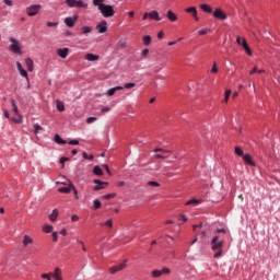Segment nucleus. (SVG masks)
<instances>
[{
    "label": "nucleus",
    "mask_w": 280,
    "mask_h": 280,
    "mask_svg": "<svg viewBox=\"0 0 280 280\" xmlns=\"http://www.w3.org/2000/svg\"><path fill=\"white\" fill-rule=\"evenodd\" d=\"M94 207L95 209H101L102 208V202L98 199L94 200Z\"/></svg>",
    "instance_id": "de8ad7c7"
},
{
    "label": "nucleus",
    "mask_w": 280,
    "mask_h": 280,
    "mask_svg": "<svg viewBox=\"0 0 280 280\" xmlns=\"http://www.w3.org/2000/svg\"><path fill=\"white\" fill-rule=\"evenodd\" d=\"M11 105H12L14 115H20L19 114V106H16V101L11 100Z\"/></svg>",
    "instance_id": "c85d7f7f"
},
{
    "label": "nucleus",
    "mask_w": 280,
    "mask_h": 280,
    "mask_svg": "<svg viewBox=\"0 0 280 280\" xmlns=\"http://www.w3.org/2000/svg\"><path fill=\"white\" fill-rule=\"evenodd\" d=\"M57 56L63 59L67 58V56H69V48H59L57 50Z\"/></svg>",
    "instance_id": "2eb2a0df"
},
{
    "label": "nucleus",
    "mask_w": 280,
    "mask_h": 280,
    "mask_svg": "<svg viewBox=\"0 0 280 280\" xmlns=\"http://www.w3.org/2000/svg\"><path fill=\"white\" fill-rule=\"evenodd\" d=\"M58 22H47V27H57Z\"/></svg>",
    "instance_id": "5fc2aeb1"
},
{
    "label": "nucleus",
    "mask_w": 280,
    "mask_h": 280,
    "mask_svg": "<svg viewBox=\"0 0 280 280\" xmlns=\"http://www.w3.org/2000/svg\"><path fill=\"white\" fill-rule=\"evenodd\" d=\"M43 229L45 233H51L54 231V226L49 224H45Z\"/></svg>",
    "instance_id": "f704fd0d"
},
{
    "label": "nucleus",
    "mask_w": 280,
    "mask_h": 280,
    "mask_svg": "<svg viewBox=\"0 0 280 280\" xmlns=\"http://www.w3.org/2000/svg\"><path fill=\"white\" fill-rule=\"evenodd\" d=\"M235 154H237V156H244V151L240 147H236Z\"/></svg>",
    "instance_id": "ea45409f"
},
{
    "label": "nucleus",
    "mask_w": 280,
    "mask_h": 280,
    "mask_svg": "<svg viewBox=\"0 0 280 280\" xmlns=\"http://www.w3.org/2000/svg\"><path fill=\"white\" fill-rule=\"evenodd\" d=\"M185 12H187L188 14H192L195 21H200V19L198 18V9H196V7L187 8L185 9Z\"/></svg>",
    "instance_id": "f8f14e48"
},
{
    "label": "nucleus",
    "mask_w": 280,
    "mask_h": 280,
    "mask_svg": "<svg viewBox=\"0 0 280 280\" xmlns=\"http://www.w3.org/2000/svg\"><path fill=\"white\" fill-rule=\"evenodd\" d=\"M128 260H125L122 262H120L119 265H116L114 267H110L109 268V273L110 275H117V272H121V270H124V268H126V264H127Z\"/></svg>",
    "instance_id": "0eeeda50"
},
{
    "label": "nucleus",
    "mask_w": 280,
    "mask_h": 280,
    "mask_svg": "<svg viewBox=\"0 0 280 280\" xmlns=\"http://www.w3.org/2000/svg\"><path fill=\"white\" fill-rule=\"evenodd\" d=\"M162 271L161 270H153L152 271V277H154L155 279H159V277H162Z\"/></svg>",
    "instance_id": "c9c22d12"
},
{
    "label": "nucleus",
    "mask_w": 280,
    "mask_h": 280,
    "mask_svg": "<svg viewBox=\"0 0 280 280\" xmlns=\"http://www.w3.org/2000/svg\"><path fill=\"white\" fill-rule=\"evenodd\" d=\"M147 185L149 187H161V184L158 182H148Z\"/></svg>",
    "instance_id": "a19ab883"
},
{
    "label": "nucleus",
    "mask_w": 280,
    "mask_h": 280,
    "mask_svg": "<svg viewBox=\"0 0 280 280\" xmlns=\"http://www.w3.org/2000/svg\"><path fill=\"white\" fill-rule=\"evenodd\" d=\"M153 152H162V154H172V151H167V150H164V149H161V148L154 149Z\"/></svg>",
    "instance_id": "4c0bfd02"
},
{
    "label": "nucleus",
    "mask_w": 280,
    "mask_h": 280,
    "mask_svg": "<svg viewBox=\"0 0 280 280\" xmlns=\"http://www.w3.org/2000/svg\"><path fill=\"white\" fill-rule=\"evenodd\" d=\"M165 36V33L163 31L158 33V38H163Z\"/></svg>",
    "instance_id": "69168bd1"
},
{
    "label": "nucleus",
    "mask_w": 280,
    "mask_h": 280,
    "mask_svg": "<svg viewBox=\"0 0 280 280\" xmlns=\"http://www.w3.org/2000/svg\"><path fill=\"white\" fill-rule=\"evenodd\" d=\"M166 19L171 22V23H176V21H178V15H176V13H174V11L168 10L166 12Z\"/></svg>",
    "instance_id": "ddd939ff"
},
{
    "label": "nucleus",
    "mask_w": 280,
    "mask_h": 280,
    "mask_svg": "<svg viewBox=\"0 0 280 280\" xmlns=\"http://www.w3.org/2000/svg\"><path fill=\"white\" fill-rule=\"evenodd\" d=\"M9 51L15 54V56H23V48H21V42L14 37H9Z\"/></svg>",
    "instance_id": "f03ea898"
},
{
    "label": "nucleus",
    "mask_w": 280,
    "mask_h": 280,
    "mask_svg": "<svg viewBox=\"0 0 280 280\" xmlns=\"http://www.w3.org/2000/svg\"><path fill=\"white\" fill-rule=\"evenodd\" d=\"M242 40H246V38L237 37L236 38L237 45H242Z\"/></svg>",
    "instance_id": "774afa93"
},
{
    "label": "nucleus",
    "mask_w": 280,
    "mask_h": 280,
    "mask_svg": "<svg viewBox=\"0 0 280 280\" xmlns=\"http://www.w3.org/2000/svg\"><path fill=\"white\" fill-rule=\"evenodd\" d=\"M56 105H57V109L59 110V113H65V103L57 101Z\"/></svg>",
    "instance_id": "cd10ccee"
},
{
    "label": "nucleus",
    "mask_w": 280,
    "mask_h": 280,
    "mask_svg": "<svg viewBox=\"0 0 280 280\" xmlns=\"http://www.w3.org/2000/svg\"><path fill=\"white\" fill-rule=\"evenodd\" d=\"M52 241L58 242V232L52 233Z\"/></svg>",
    "instance_id": "052dcab7"
},
{
    "label": "nucleus",
    "mask_w": 280,
    "mask_h": 280,
    "mask_svg": "<svg viewBox=\"0 0 280 280\" xmlns=\"http://www.w3.org/2000/svg\"><path fill=\"white\" fill-rule=\"evenodd\" d=\"M93 121H97V117H89L86 119V124H93Z\"/></svg>",
    "instance_id": "8fccbe9b"
},
{
    "label": "nucleus",
    "mask_w": 280,
    "mask_h": 280,
    "mask_svg": "<svg viewBox=\"0 0 280 280\" xmlns=\"http://www.w3.org/2000/svg\"><path fill=\"white\" fill-rule=\"evenodd\" d=\"M67 161H69V158H61L60 159L61 165H65V163H67Z\"/></svg>",
    "instance_id": "0e129e2a"
},
{
    "label": "nucleus",
    "mask_w": 280,
    "mask_h": 280,
    "mask_svg": "<svg viewBox=\"0 0 280 280\" xmlns=\"http://www.w3.org/2000/svg\"><path fill=\"white\" fill-rule=\"evenodd\" d=\"M167 153H163V154H155L154 158L155 159H167V155H165Z\"/></svg>",
    "instance_id": "864d4df0"
},
{
    "label": "nucleus",
    "mask_w": 280,
    "mask_h": 280,
    "mask_svg": "<svg viewBox=\"0 0 280 280\" xmlns=\"http://www.w3.org/2000/svg\"><path fill=\"white\" fill-rule=\"evenodd\" d=\"M55 141L59 144V145H65V143H67L66 140H62V138L60 137V135L56 133L55 135Z\"/></svg>",
    "instance_id": "a878e982"
},
{
    "label": "nucleus",
    "mask_w": 280,
    "mask_h": 280,
    "mask_svg": "<svg viewBox=\"0 0 280 280\" xmlns=\"http://www.w3.org/2000/svg\"><path fill=\"white\" fill-rule=\"evenodd\" d=\"M106 21H102L98 25H96V30H98V34H106L108 32V26H106Z\"/></svg>",
    "instance_id": "9b49d317"
},
{
    "label": "nucleus",
    "mask_w": 280,
    "mask_h": 280,
    "mask_svg": "<svg viewBox=\"0 0 280 280\" xmlns=\"http://www.w3.org/2000/svg\"><path fill=\"white\" fill-rule=\"evenodd\" d=\"M209 32H211V30L205 28V30L199 31V32H198V35H199V36H205V34H209Z\"/></svg>",
    "instance_id": "a18cd8bd"
},
{
    "label": "nucleus",
    "mask_w": 280,
    "mask_h": 280,
    "mask_svg": "<svg viewBox=\"0 0 280 280\" xmlns=\"http://www.w3.org/2000/svg\"><path fill=\"white\" fill-rule=\"evenodd\" d=\"M19 71H20V75H22V78L26 79V82H27L26 89L30 90L31 84H30V77H27V70L22 68V70H19Z\"/></svg>",
    "instance_id": "f3484780"
},
{
    "label": "nucleus",
    "mask_w": 280,
    "mask_h": 280,
    "mask_svg": "<svg viewBox=\"0 0 280 280\" xmlns=\"http://www.w3.org/2000/svg\"><path fill=\"white\" fill-rule=\"evenodd\" d=\"M58 218V209L52 210V213L49 215L50 222H56Z\"/></svg>",
    "instance_id": "bb28decb"
},
{
    "label": "nucleus",
    "mask_w": 280,
    "mask_h": 280,
    "mask_svg": "<svg viewBox=\"0 0 280 280\" xmlns=\"http://www.w3.org/2000/svg\"><path fill=\"white\" fill-rule=\"evenodd\" d=\"M200 9L203 12H207L208 14H211L213 12V9L211 8V5H209L207 3L200 4Z\"/></svg>",
    "instance_id": "4be33fe9"
},
{
    "label": "nucleus",
    "mask_w": 280,
    "mask_h": 280,
    "mask_svg": "<svg viewBox=\"0 0 280 280\" xmlns=\"http://www.w3.org/2000/svg\"><path fill=\"white\" fill-rule=\"evenodd\" d=\"M83 159H85L88 161H93L94 156L93 155H89L88 152H83Z\"/></svg>",
    "instance_id": "37998d69"
},
{
    "label": "nucleus",
    "mask_w": 280,
    "mask_h": 280,
    "mask_svg": "<svg viewBox=\"0 0 280 280\" xmlns=\"http://www.w3.org/2000/svg\"><path fill=\"white\" fill-rule=\"evenodd\" d=\"M210 244H211V250L217 252L214 254V258L220 259V257H222V248L224 246V241L220 238V236L215 235L212 237V241Z\"/></svg>",
    "instance_id": "f257e3e1"
},
{
    "label": "nucleus",
    "mask_w": 280,
    "mask_h": 280,
    "mask_svg": "<svg viewBox=\"0 0 280 280\" xmlns=\"http://www.w3.org/2000/svg\"><path fill=\"white\" fill-rule=\"evenodd\" d=\"M253 73H264V70H259L257 68H254L252 71H250V75H253Z\"/></svg>",
    "instance_id": "603ef678"
},
{
    "label": "nucleus",
    "mask_w": 280,
    "mask_h": 280,
    "mask_svg": "<svg viewBox=\"0 0 280 280\" xmlns=\"http://www.w3.org/2000/svg\"><path fill=\"white\" fill-rule=\"evenodd\" d=\"M72 189H74L73 183L69 182L68 187H61L58 189L60 194H71Z\"/></svg>",
    "instance_id": "4468645a"
},
{
    "label": "nucleus",
    "mask_w": 280,
    "mask_h": 280,
    "mask_svg": "<svg viewBox=\"0 0 280 280\" xmlns=\"http://www.w3.org/2000/svg\"><path fill=\"white\" fill-rule=\"evenodd\" d=\"M98 11L101 12V14L105 19H109L110 16H115V10L113 9V5H110V4H103V5H101Z\"/></svg>",
    "instance_id": "7ed1b4c3"
},
{
    "label": "nucleus",
    "mask_w": 280,
    "mask_h": 280,
    "mask_svg": "<svg viewBox=\"0 0 280 280\" xmlns=\"http://www.w3.org/2000/svg\"><path fill=\"white\" fill-rule=\"evenodd\" d=\"M229 97H231V90L225 91L224 100L222 102H224V104H229Z\"/></svg>",
    "instance_id": "7c9ffc66"
},
{
    "label": "nucleus",
    "mask_w": 280,
    "mask_h": 280,
    "mask_svg": "<svg viewBox=\"0 0 280 280\" xmlns=\"http://www.w3.org/2000/svg\"><path fill=\"white\" fill-rule=\"evenodd\" d=\"M210 71H211V73H218V66L215 62L213 63V67Z\"/></svg>",
    "instance_id": "6e6d98bb"
},
{
    "label": "nucleus",
    "mask_w": 280,
    "mask_h": 280,
    "mask_svg": "<svg viewBox=\"0 0 280 280\" xmlns=\"http://www.w3.org/2000/svg\"><path fill=\"white\" fill-rule=\"evenodd\" d=\"M12 121L14 124H23V116L21 114H14Z\"/></svg>",
    "instance_id": "5701e85b"
},
{
    "label": "nucleus",
    "mask_w": 280,
    "mask_h": 280,
    "mask_svg": "<svg viewBox=\"0 0 280 280\" xmlns=\"http://www.w3.org/2000/svg\"><path fill=\"white\" fill-rule=\"evenodd\" d=\"M68 8H89V3L82 0H66Z\"/></svg>",
    "instance_id": "423d86ee"
},
{
    "label": "nucleus",
    "mask_w": 280,
    "mask_h": 280,
    "mask_svg": "<svg viewBox=\"0 0 280 280\" xmlns=\"http://www.w3.org/2000/svg\"><path fill=\"white\" fill-rule=\"evenodd\" d=\"M3 115L4 117H7V119H10V113L8 112V109H3Z\"/></svg>",
    "instance_id": "e2e57ef3"
},
{
    "label": "nucleus",
    "mask_w": 280,
    "mask_h": 280,
    "mask_svg": "<svg viewBox=\"0 0 280 280\" xmlns=\"http://www.w3.org/2000/svg\"><path fill=\"white\" fill-rule=\"evenodd\" d=\"M117 196V194L113 192V194H108L103 196V200H110L112 198H115Z\"/></svg>",
    "instance_id": "e433bc0d"
},
{
    "label": "nucleus",
    "mask_w": 280,
    "mask_h": 280,
    "mask_svg": "<svg viewBox=\"0 0 280 280\" xmlns=\"http://www.w3.org/2000/svg\"><path fill=\"white\" fill-rule=\"evenodd\" d=\"M93 174H95V176H104V171H102V167H100V165H96L93 168Z\"/></svg>",
    "instance_id": "b1692460"
},
{
    "label": "nucleus",
    "mask_w": 280,
    "mask_h": 280,
    "mask_svg": "<svg viewBox=\"0 0 280 280\" xmlns=\"http://www.w3.org/2000/svg\"><path fill=\"white\" fill-rule=\"evenodd\" d=\"M142 57L145 58V56H148L150 54V50L148 48L142 50Z\"/></svg>",
    "instance_id": "13d9d810"
},
{
    "label": "nucleus",
    "mask_w": 280,
    "mask_h": 280,
    "mask_svg": "<svg viewBox=\"0 0 280 280\" xmlns=\"http://www.w3.org/2000/svg\"><path fill=\"white\" fill-rule=\"evenodd\" d=\"M243 161L245 163H247V165L255 166V162L253 161V158L250 156V154H244L243 155Z\"/></svg>",
    "instance_id": "a211bd4d"
},
{
    "label": "nucleus",
    "mask_w": 280,
    "mask_h": 280,
    "mask_svg": "<svg viewBox=\"0 0 280 280\" xmlns=\"http://www.w3.org/2000/svg\"><path fill=\"white\" fill-rule=\"evenodd\" d=\"M186 205H200V200L197 199H190L186 202Z\"/></svg>",
    "instance_id": "79ce46f5"
},
{
    "label": "nucleus",
    "mask_w": 280,
    "mask_h": 280,
    "mask_svg": "<svg viewBox=\"0 0 280 280\" xmlns=\"http://www.w3.org/2000/svg\"><path fill=\"white\" fill-rule=\"evenodd\" d=\"M3 2L9 5V7H12L13 5V2L12 0H3Z\"/></svg>",
    "instance_id": "338daca9"
},
{
    "label": "nucleus",
    "mask_w": 280,
    "mask_h": 280,
    "mask_svg": "<svg viewBox=\"0 0 280 280\" xmlns=\"http://www.w3.org/2000/svg\"><path fill=\"white\" fill-rule=\"evenodd\" d=\"M126 45H127V43H126V40H124V39H120V40L118 42V47H119V49H126Z\"/></svg>",
    "instance_id": "58836bf2"
},
{
    "label": "nucleus",
    "mask_w": 280,
    "mask_h": 280,
    "mask_svg": "<svg viewBox=\"0 0 280 280\" xmlns=\"http://www.w3.org/2000/svg\"><path fill=\"white\" fill-rule=\"evenodd\" d=\"M81 32H82V34H91V32H93V27L83 26V27H81Z\"/></svg>",
    "instance_id": "c756f323"
},
{
    "label": "nucleus",
    "mask_w": 280,
    "mask_h": 280,
    "mask_svg": "<svg viewBox=\"0 0 280 280\" xmlns=\"http://www.w3.org/2000/svg\"><path fill=\"white\" fill-rule=\"evenodd\" d=\"M85 60H89V62H95V60H100V56L94 54H88L85 55Z\"/></svg>",
    "instance_id": "412c9836"
},
{
    "label": "nucleus",
    "mask_w": 280,
    "mask_h": 280,
    "mask_svg": "<svg viewBox=\"0 0 280 280\" xmlns=\"http://www.w3.org/2000/svg\"><path fill=\"white\" fill-rule=\"evenodd\" d=\"M101 226H108V229H113V219H109L106 222L101 223Z\"/></svg>",
    "instance_id": "72a5a7b5"
},
{
    "label": "nucleus",
    "mask_w": 280,
    "mask_h": 280,
    "mask_svg": "<svg viewBox=\"0 0 280 280\" xmlns=\"http://www.w3.org/2000/svg\"><path fill=\"white\" fill-rule=\"evenodd\" d=\"M51 277L55 280H62V270H60V268L57 267L54 272L42 275V279L51 280Z\"/></svg>",
    "instance_id": "20e7f679"
},
{
    "label": "nucleus",
    "mask_w": 280,
    "mask_h": 280,
    "mask_svg": "<svg viewBox=\"0 0 280 280\" xmlns=\"http://www.w3.org/2000/svg\"><path fill=\"white\" fill-rule=\"evenodd\" d=\"M135 86H137V84L136 83H126L125 85H124V88L125 89H135Z\"/></svg>",
    "instance_id": "09e8293b"
},
{
    "label": "nucleus",
    "mask_w": 280,
    "mask_h": 280,
    "mask_svg": "<svg viewBox=\"0 0 280 280\" xmlns=\"http://www.w3.org/2000/svg\"><path fill=\"white\" fill-rule=\"evenodd\" d=\"M178 220H183V222H187V217L185 214H179Z\"/></svg>",
    "instance_id": "bf43d9fd"
},
{
    "label": "nucleus",
    "mask_w": 280,
    "mask_h": 280,
    "mask_svg": "<svg viewBox=\"0 0 280 280\" xmlns=\"http://www.w3.org/2000/svg\"><path fill=\"white\" fill-rule=\"evenodd\" d=\"M161 272H162V275H170L171 270H170V268H163L161 270Z\"/></svg>",
    "instance_id": "4d7b16f0"
},
{
    "label": "nucleus",
    "mask_w": 280,
    "mask_h": 280,
    "mask_svg": "<svg viewBox=\"0 0 280 280\" xmlns=\"http://www.w3.org/2000/svg\"><path fill=\"white\" fill-rule=\"evenodd\" d=\"M23 244L24 246H30V244H34V240H32L30 235H24Z\"/></svg>",
    "instance_id": "393cba45"
},
{
    "label": "nucleus",
    "mask_w": 280,
    "mask_h": 280,
    "mask_svg": "<svg viewBox=\"0 0 280 280\" xmlns=\"http://www.w3.org/2000/svg\"><path fill=\"white\" fill-rule=\"evenodd\" d=\"M75 21H78V16L65 19V23L68 27H73L75 25Z\"/></svg>",
    "instance_id": "dca6fc26"
},
{
    "label": "nucleus",
    "mask_w": 280,
    "mask_h": 280,
    "mask_svg": "<svg viewBox=\"0 0 280 280\" xmlns=\"http://www.w3.org/2000/svg\"><path fill=\"white\" fill-rule=\"evenodd\" d=\"M38 12H40V4H33L26 9L28 16H36Z\"/></svg>",
    "instance_id": "6e6552de"
},
{
    "label": "nucleus",
    "mask_w": 280,
    "mask_h": 280,
    "mask_svg": "<svg viewBox=\"0 0 280 280\" xmlns=\"http://www.w3.org/2000/svg\"><path fill=\"white\" fill-rule=\"evenodd\" d=\"M115 93H117L115 88H112V89H109V90L107 91L108 97H113V95H115Z\"/></svg>",
    "instance_id": "c03bdc74"
},
{
    "label": "nucleus",
    "mask_w": 280,
    "mask_h": 280,
    "mask_svg": "<svg viewBox=\"0 0 280 280\" xmlns=\"http://www.w3.org/2000/svg\"><path fill=\"white\" fill-rule=\"evenodd\" d=\"M92 3L93 5H96L98 10L102 8V5H105L104 0H93Z\"/></svg>",
    "instance_id": "2f4dec72"
},
{
    "label": "nucleus",
    "mask_w": 280,
    "mask_h": 280,
    "mask_svg": "<svg viewBox=\"0 0 280 280\" xmlns=\"http://www.w3.org/2000/svg\"><path fill=\"white\" fill-rule=\"evenodd\" d=\"M71 220H72V222H78L80 220V217H78L77 214H73L71 217Z\"/></svg>",
    "instance_id": "680f3d73"
},
{
    "label": "nucleus",
    "mask_w": 280,
    "mask_h": 280,
    "mask_svg": "<svg viewBox=\"0 0 280 280\" xmlns=\"http://www.w3.org/2000/svg\"><path fill=\"white\" fill-rule=\"evenodd\" d=\"M25 65L27 67V71H34V60H32V58H26Z\"/></svg>",
    "instance_id": "aec40b11"
},
{
    "label": "nucleus",
    "mask_w": 280,
    "mask_h": 280,
    "mask_svg": "<svg viewBox=\"0 0 280 280\" xmlns=\"http://www.w3.org/2000/svg\"><path fill=\"white\" fill-rule=\"evenodd\" d=\"M214 19H219L220 21H226V14L222 11V9H217L213 12Z\"/></svg>",
    "instance_id": "9d476101"
},
{
    "label": "nucleus",
    "mask_w": 280,
    "mask_h": 280,
    "mask_svg": "<svg viewBox=\"0 0 280 280\" xmlns=\"http://www.w3.org/2000/svg\"><path fill=\"white\" fill-rule=\"evenodd\" d=\"M94 191H100L102 189H106V187H108V183L107 182H102L100 179H94Z\"/></svg>",
    "instance_id": "1a4fd4ad"
},
{
    "label": "nucleus",
    "mask_w": 280,
    "mask_h": 280,
    "mask_svg": "<svg viewBox=\"0 0 280 280\" xmlns=\"http://www.w3.org/2000/svg\"><path fill=\"white\" fill-rule=\"evenodd\" d=\"M39 130H43V127L40 125H38V124L34 125V132H35V135H38Z\"/></svg>",
    "instance_id": "49530a36"
},
{
    "label": "nucleus",
    "mask_w": 280,
    "mask_h": 280,
    "mask_svg": "<svg viewBox=\"0 0 280 280\" xmlns=\"http://www.w3.org/2000/svg\"><path fill=\"white\" fill-rule=\"evenodd\" d=\"M150 43H152V37L150 35H145L143 37V45L148 46Z\"/></svg>",
    "instance_id": "473e14b6"
},
{
    "label": "nucleus",
    "mask_w": 280,
    "mask_h": 280,
    "mask_svg": "<svg viewBox=\"0 0 280 280\" xmlns=\"http://www.w3.org/2000/svg\"><path fill=\"white\" fill-rule=\"evenodd\" d=\"M242 47L245 49L248 56H253V50H250V47L248 46V43H246V39H242Z\"/></svg>",
    "instance_id": "6ab92c4d"
},
{
    "label": "nucleus",
    "mask_w": 280,
    "mask_h": 280,
    "mask_svg": "<svg viewBox=\"0 0 280 280\" xmlns=\"http://www.w3.org/2000/svg\"><path fill=\"white\" fill-rule=\"evenodd\" d=\"M69 145H80V141L79 140H70Z\"/></svg>",
    "instance_id": "3c124183"
},
{
    "label": "nucleus",
    "mask_w": 280,
    "mask_h": 280,
    "mask_svg": "<svg viewBox=\"0 0 280 280\" xmlns=\"http://www.w3.org/2000/svg\"><path fill=\"white\" fill-rule=\"evenodd\" d=\"M162 21L163 18L159 14V11L144 12L142 15V21Z\"/></svg>",
    "instance_id": "39448f33"
}]
</instances>
